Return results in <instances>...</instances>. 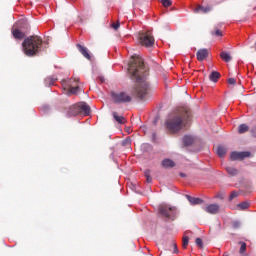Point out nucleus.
<instances>
[{"mask_svg":"<svg viewBox=\"0 0 256 256\" xmlns=\"http://www.w3.org/2000/svg\"><path fill=\"white\" fill-rule=\"evenodd\" d=\"M128 75L132 81L137 83L136 94L139 99H145L147 91H149V83L147 82V66L143 58L132 56L128 64Z\"/></svg>","mask_w":256,"mask_h":256,"instance_id":"obj_1","label":"nucleus"},{"mask_svg":"<svg viewBox=\"0 0 256 256\" xmlns=\"http://www.w3.org/2000/svg\"><path fill=\"white\" fill-rule=\"evenodd\" d=\"M191 119V112L185 111L184 114H171L166 122V128L168 131H171L172 133H177V131H181L183 129V120L184 121H189Z\"/></svg>","mask_w":256,"mask_h":256,"instance_id":"obj_2","label":"nucleus"},{"mask_svg":"<svg viewBox=\"0 0 256 256\" xmlns=\"http://www.w3.org/2000/svg\"><path fill=\"white\" fill-rule=\"evenodd\" d=\"M41 45H43V41L39 36H30L24 39L22 49L27 57H33L41 51Z\"/></svg>","mask_w":256,"mask_h":256,"instance_id":"obj_3","label":"nucleus"},{"mask_svg":"<svg viewBox=\"0 0 256 256\" xmlns=\"http://www.w3.org/2000/svg\"><path fill=\"white\" fill-rule=\"evenodd\" d=\"M27 31H29V23L26 20H18L12 27L14 39H24Z\"/></svg>","mask_w":256,"mask_h":256,"instance_id":"obj_4","label":"nucleus"},{"mask_svg":"<svg viewBox=\"0 0 256 256\" xmlns=\"http://www.w3.org/2000/svg\"><path fill=\"white\" fill-rule=\"evenodd\" d=\"M158 211L162 217H165V219H170V221H175L177 218V208L173 206L162 204L158 207Z\"/></svg>","mask_w":256,"mask_h":256,"instance_id":"obj_5","label":"nucleus"},{"mask_svg":"<svg viewBox=\"0 0 256 256\" xmlns=\"http://www.w3.org/2000/svg\"><path fill=\"white\" fill-rule=\"evenodd\" d=\"M111 99L116 105H121V103H131V96L125 92H111Z\"/></svg>","mask_w":256,"mask_h":256,"instance_id":"obj_6","label":"nucleus"},{"mask_svg":"<svg viewBox=\"0 0 256 256\" xmlns=\"http://www.w3.org/2000/svg\"><path fill=\"white\" fill-rule=\"evenodd\" d=\"M139 40L145 47H153V45H155V38L150 31L141 33L139 35Z\"/></svg>","mask_w":256,"mask_h":256,"instance_id":"obj_7","label":"nucleus"},{"mask_svg":"<svg viewBox=\"0 0 256 256\" xmlns=\"http://www.w3.org/2000/svg\"><path fill=\"white\" fill-rule=\"evenodd\" d=\"M246 157H251V152H232L230 154V158L232 159V161H243V159H246Z\"/></svg>","mask_w":256,"mask_h":256,"instance_id":"obj_8","label":"nucleus"},{"mask_svg":"<svg viewBox=\"0 0 256 256\" xmlns=\"http://www.w3.org/2000/svg\"><path fill=\"white\" fill-rule=\"evenodd\" d=\"M76 106L78 107L79 115L87 116L91 113V107H89V105L85 102H80L76 104Z\"/></svg>","mask_w":256,"mask_h":256,"instance_id":"obj_9","label":"nucleus"},{"mask_svg":"<svg viewBox=\"0 0 256 256\" xmlns=\"http://www.w3.org/2000/svg\"><path fill=\"white\" fill-rule=\"evenodd\" d=\"M196 57L198 61H205V59L209 57V50H207V48L199 49L196 53Z\"/></svg>","mask_w":256,"mask_h":256,"instance_id":"obj_10","label":"nucleus"},{"mask_svg":"<svg viewBox=\"0 0 256 256\" xmlns=\"http://www.w3.org/2000/svg\"><path fill=\"white\" fill-rule=\"evenodd\" d=\"M78 51H80L81 55H83V57H85V59H88V61H91V54H89V50L87 49V47L81 45V44H77L76 45Z\"/></svg>","mask_w":256,"mask_h":256,"instance_id":"obj_11","label":"nucleus"},{"mask_svg":"<svg viewBox=\"0 0 256 256\" xmlns=\"http://www.w3.org/2000/svg\"><path fill=\"white\" fill-rule=\"evenodd\" d=\"M219 205L218 204H209L206 208L205 211L206 213H209L210 215H217L219 213Z\"/></svg>","mask_w":256,"mask_h":256,"instance_id":"obj_12","label":"nucleus"},{"mask_svg":"<svg viewBox=\"0 0 256 256\" xmlns=\"http://www.w3.org/2000/svg\"><path fill=\"white\" fill-rule=\"evenodd\" d=\"M79 115V108L76 105L70 106L67 110L66 117H77Z\"/></svg>","mask_w":256,"mask_h":256,"instance_id":"obj_13","label":"nucleus"},{"mask_svg":"<svg viewBox=\"0 0 256 256\" xmlns=\"http://www.w3.org/2000/svg\"><path fill=\"white\" fill-rule=\"evenodd\" d=\"M182 142L184 147H189L190 145H193V143H195V138L191 135H186L182 138Z\"/></svg>","mask_w":256,"mask_h":256,"instance_id":"obj_14","label":"nucleus"},{"mask_svg":"<svg viewBox=\"0 0 256 256\" xmlns=\"http://www.w3.org/2000/svg\"><path fill=\"white\" fill-rule=\"evenodd\" d=\"M186 199L189 201L190 205H201V203H203V199L189 195H186Z\"/></svg>","mask_w":256,"mask_h":256,"instance_id":"obj_15","label":"nucleus"},{"mask_svg":"<svg viewBox=\"0 0 256 256\" xmlns=\"http://www.w3.org/2000/svg\"><path fill=\"white\" fill-rule=\"evenodd\" d=\"M237 209L239 210V211H247V209H249L250 207H251V202H249V201H244V202H242V203H239V204H237Z\"/></svg>","mask_w":256,"mask_h":256,"instance_id":"obj_16","label":"nucleus"},{"mask_svg":"<svg viewBox=\"0 0 256 256\" xmlns=\"http://www.w3.org/2000/svg\"><path fill=\"white\" fill-rule=\"evenodd\" d=\"M221 77V74L217 71H213L211 72V74L209 75V79L210 81H212L213 83H217V81H219V78Z\"/></svg>","mask_w":256,"mask_h":256,"instance_id":"obj_17","label":"nucleus"},{"mask_svg":"<svg viewBox=\"0 0 256 256\" xmlns=\"http://www.w3.org/2000/svg\"><path fill=\"white\" fill-rule=\"evenodd\" d=\"M200 11L202 13H209V11H211V7L209 6H198L194 9V13H200Z\"/></svg>","mask_w":256,"mask_h":256,"instance_id":"obj_18","label":"nucleus"},{"mask_svg":"<svg viewBox=\"0 0 256 256\" xmlns=\"http://www.w3.org/2000/svg\"><path fill=\"white\" fill-rule=\"evenodd\" d=\"M55 81H57V78L49 76L44 80V83L46 87H51L52 85H55Z\"/></svg>","mask_w":256,"mask_h":256,"instance_id":"obj_19","label":"nucleus"},{"mask_svg":"<svg viewBox=\"0 0 256 256\" xmlns=\"http://www.w3.org/2000/svg\"><path fill=\"white\" fill-rule=\"evenodd\" d=\"M114 121H117L120 125H124L125 117L119 116L117 112H113Z\"/></svg>","mask_w":256,"mask_h":256,"instance_id":"obj_20","label":"nucleus"},{"mask_svg":"<svg viewBox=\"0 0 256 256\" xmlns=\"http://www.w3.org/2000/svg\"><path fill=\"white\" fill-rule=\"evenodd\" d=\"M162 167H165V169L169 167H175V162L171 159H164L162 161Z\"/></svg>","mask_w":256,"mask_h":256,"instance_id":"obj_21","label":"nucleus"},{"mask_svg":"<svg viewBox=\"0 0 256 256\" xmlns=\"http://www.w3.org/2000/svg\"><path fill=\"white\" fill-rule=\"evenodd\" d=\"M226 171L228 175H231V177H235L239 173V170H237V168H233L231 166L226 167Z\"/></svg>","mask_w":256,"mask_h":256,"instance_id":"obj_22","label":"nucleus"},{"mask_svg":"<svg viewBox=\"0 0 256 256\" xmlns=\"http://www.w3.org/2000/svg\"><path fill=\"white\" fill-rule=\"evenodd\" d=\"M220 57H221V59H223V61H225L226 63H229V61H231V54H229L228 52H225V51H223V52H221V54H220Z\"/></svg>","mask_w":256,"mask_h":256,"instance_id":"obj_23","label":"nucleus"},{"mask_svg":"<svg viewBox=\"0 0 256 256\" xmlns=\"http://www.w3.org/2000/svg\"><path fill=\"white\" fill-rule=\"evenodd\" d=\"M247 131H249V126L247 124H240L238 126V133H240V135L247 133Z\"/></svg>","mask_w":256,"mask_h":256,"instance_id":"obj_24","label":"nucleus"},{"mask_svg":"<svg viewBox=\"0 0 256 256\" xmlns=\"http://www.w3.org/2000/svg\"><path fill=\"white\" fill-rule=\"evenodd\" d=\"M227 153V149L223 146H218L217 147V155L218 157H225V154Z\"/></svg>","mask_w":256,"mask_h":256,"instance_id":"obj_25","label":"nucleus"},{"mask_svg":"<svg viewBox=\"0 0 256 256\" xmlns=\"http://www.w3.org/2000/svg\"><path fill=\"white\" fill-rule=\"evenodd\" d=\"M245 251H247V244L245 242H241L240 255H244Z\"/></svg>","mask_w":256,"mask_h":256,"instance_id":"obj_26","label":"nucleus"},{"mask_svg":"<svg viewBox=\"0 0 256 256\" xmlns=\"http://www.w3.org/2000/svg\"><path fill=\"white\" fill-rule=\"evenodd\" d=\"M70 93H72V95H77L79 93V86L70 87Z\"/></svg>","mask_w":256,"mask_h":256,"instance_id":"obj_27","label":"nucleus"},{"mask_svg":"<svg viewBox=\"0 0 256 256\" xmlns=\"http://www.w3.org/2000/svg\"><path fill=\"white\" fill-rule=\"evenodd\" d=\"M236 197H239V192L233 191L229 196V201H233Z\"/></svg>","mask_w":256,"mask_h":256,"instance_id":"obj_28","label":"nucleus"},{"mask_svg":"<svg viewBox=\"0 0 256 256\" xmlns=\"http://www.w3.org/2000/svg\"><path fill=\"white\" fill-rule=\"evenodd\" d=\"M195 243L197 247H200V249H203V240L201 238H196Z\"/></svg>","mask_w":256,"mask_h":256,"instance_id":"obj_29","label":"nucleus"},{"mask_svg":"<svg viewBox=\"0 0 256 256\" xmlns=\"http://www.w3.org/2000/svg\"><path fill=\"white\" fill-rule=\"evenodd\" d=\"M161 3L164 7H171L172 5L171 0H161Z\"/></svg>","mask_w":256,"mask_h":256,"instance_id":"obj_30","label":"nucleus"},{"mask_svg":"<svg viewBox=\"0 0 256 256\" xmlns=\"http://www.w3.org/2000/svg\"><path fill=\"white\" fill-rule=\"evenodd\" d=\"M189 245V237H184L183 238V247L184 249Z\"/></svg>","mask_w":256,"mask_h":256,"instance_id":"obj_31","label":"nucleus"},{"mask_svg":"<svg viewBox=\"0 0 256 256\" xmlns=\"http://www.w3.org/2000/svg\"><path fill=\"white\" fill-rule=\"evenodd\" d=\"M232 225H233L234 229H239L241 227V222L234 221Z\"/></svg>","mask_w":256,"mask_h":256,"instance_id":"obj_32","label":"nucleus"},{"mask_svg":"<svg viewBox=\"0 0 256 256\" xmlns=\"http://www.w3.org/2000/svg\"><path fill=\"white\" fill-rule=\"evenodd\" d=\"M228 83L229 85H235V83H237V80H235V78H229Z\"/></svg>","mask_w":256,"mask_h":256,"instance_id":"obj_33","label":"nucleus"},{"mask_svg":"<svg viewBox=\"0 0 256 256\" xmlns=\"http://www.w3.org/2000/svg\"><path fill=\"white\" fill-rule=\"evenodd\" d=\"M171 245L173 246L174 253H179V249H177V244L175 242H172Z\"/></svg>","mask_w":256,"mask_h":256,"instance_id":"obj_34","label":"nucleus"},{"mask_svg":"<svg viewBox=\"0 0 256 256\" xmlns=\"http://www.w3.org/2000/svg\"><path fill=\"white\" fill-rule=\"evenodd\" d=\"M112 27H113V29H114L115 31H117V29H119V27H120L119 22L112 24Z\"/></svg>","mask_w":256,"mask_h":256,"instance_id":"obj_35","label":"nucleus"},{"mask_svg":"<svg viewBox=\"0 0 256 256\" xmlns=\"http://www.w3.org/2000/svg\"><path fill=\"white\" fill-rule=\"evenodd\" d=\"M252 137H256V126L251 129Z\"/></svg>","mask_w":256,"mask_h":256,"instance_id":"obj_36","label":"nucleus"},{"mask_svg":"<svg viewBox=\"0 0 256 256\" xmlns=\"http://www.w3.org/2000/svg\"><path fill=\"white\" fill-rule=\"evenodd\" d=\"M214 35H216L217 37H221L223 35V33L220 32V30H216Z\"/></svg>","mask_w":256,"mask_h":256,"instance_id":"obj_37","label":"nucleus"},{"mask_svg":"<svg viewBox=\"0 0 256 256\" xmlns=\"http://www.w3.org/2000/svg\"><path fill=\"white\" fill-rule=\"evenodd\" d=\"M144 175H145V177H151V171L145 170Z\"/></svg>","mask_w":256,"mask_h":256,"instance_id":"obj_38","label":"nucleus"},{"mask_svg":"<svg viewBox=\"0 0 256 256\" xmlns=\"http://www.w3.org/2000/svg\"><path fill=\"white\" fill-rule=\"evenodd\" d=\"M42 111H43L44 113H47V111H49V106H43V107H42Z\"/></svg>","mask_w":256,"mask_h":256,"instance_id":"obj_39","label":"nucleus"},{"mask_svg":"<svg viewBox=\"0 0 256 256\" xmlns=\"http://www.w3.org/2000/svg\"><path fill=\"white\" fill-rule=\"evenodd\" d=\"M147 183H151L153 181V178L151 176H146Z\"/></svg>","mask_w":256,"mask_h":256,"instance_id":"obj_40","label":"nucleus"},{"mask_svg":"<svg viewBox=\"0 0 256 256\" xmlns=\"http://www.w3.org/2000/svg\"><path fill=\"white\" fill-rule=\"evenodd\" d=\"M127 143H129V141L128 140H124V141H122V145H126Z\"/></svg>","mask_w":256,"mask_h":256,"instance_id":"obj_41","label":"nucleus"},{"mask_svg":"<svg viewBox=\"0 0 256 256\" xmlns=\"http://www.w3.org/2000/svg\"><path fill=\"white\" fill-rule=\"evenodd\" d=\"M180 176L185 177V174L184 173H180Z\"/></svg>","mask_w":256,"mask_h":256,"instance_id":"obj_42","label":"nucleus"},{"mask_svg":"<svg viewBox=\"0 0 256 256\" xmlns=\"http://www.w3.org/2000/svg\"><path fill=\"white\" fill-rule=\"evenodd\" d=\"M111 157H113V153L111 154Z\"/></svg>","mask_w":256,"mask_h":256,"instance_id":"obj_43","label":"nucleus"}]
</instances>
